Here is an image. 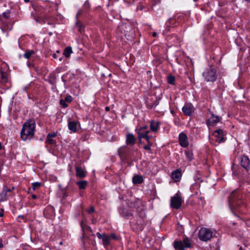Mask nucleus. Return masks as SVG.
I'll use <instances>...</instances> for the list:
<instances>
[{
  "label": "nucleus",
  "instance_id": "obj_21",
  "mask_svg": "<svg viewBox=\"0 0 250 250\" xmlns=\"http://www.w3.org/2000/svg\"><path fill=\"white\" fill-rule=\"evenodd\" d=\"M119 213L121 216L124 217L129 218L132 216V214L129 211L124 208H121L119 210Z\"/></svg>",
  "mask_w": 250,
  "mask_h": 250
},
{
  "label": "nucleus",
  "instance_id": "obj_30",
  "mask_svg": "<svg viewBox=\"0 0 250 250\" xmlns=\"http://www.w3.org/2000/svg\"><path fill=\"white\" fill-rule=\"evenodd\" d=\"M32 189L33 190H35L37 188H39L41 186V183L40 182H35L32 184Z\"/></svg>",
  "mask_w": 250,
  "mask_h": 250
},
{
  "label": "nucleus",
  "instance_id": "obj_22",
  "mask_svg": "<svg viewBox=\"0 0 250 250\" xmlns=\"http://www.w3.org/2000/svg\"><path fill=\"white\" fill-rule=\"evenodd\" d=\"M8 82V75L6 72L0 70V83H5Z\"/></svg>",
  "mask_w": 250,
  "mask_h": 250
},
{
  "label": "nucleus",
  "instance_id": "obj_37",
  "mask_svg": "<svg viewBox=\"0 0 250 250\" xmlns=\"http://www.w3.org/2000/svg\"><path fill=\"white\" fill-rule=\"evenodd\" d=\"M31 17L36 21L37 22H41V19L40 17H36L34 16L33 13H31Z\"/></svg>",
  "mask_w": 250,
  "mask_h": 250
},
{
  "label": "nucleus",
  "instance_id": "obj_4",
  "mask_svg": "<svg viewBox=\"0 0 250 250\" xmlns=\"http://www.w3.org/2000/svg\"><path fill=\"white\" fill-rule=\"evenodd\" d=\"M173 245L176 250H185V249L191 248V244L190 240L186 237L183 239V241L175 240Z\"/></svg>",
  "mask_w": 250,
  "mask_h": 250
},
{
  "label": "nucleus",
  "instance_id": "obj_9",
  "mask_svg": "<svg viewBox=\"0 0 250 250\" xmlns=\"http://www.w3.org/2000/svg\"><path fill=\"white\" fill-rule=\"evenodd\" d=\"M194 107L190 103H187L182 108L184 114L188 116H191L194 111Z\"/></svg>",
  "mask_w": 250,
  "mask_h": 250
},
{
  "label": "nucleus",
  "instance_id": "obj_23",
  "mask_svg": "<svg viewBox=\"0 0 250 250\" xmlns=\"http://www.w3.org/2000/svg\"><path fill=\"white\" fill-rule=\"evenodd\" d=\"M132 181L135 184H140L143 182V179L142 176L137 175L133 177Z\"/></svg>",
  "mask_w": 250,
  "mask_h": 250
},
{
  "label": "nucleus",
  "instance_id": "obj_48",
  "mask_svg": "<svg viewBox=\"0 0 250 250\" xmlns=\"http://www.w3.org/2000/svg\"><path fill=\"white\" fill-rule=\"evenodd\" d=\"M3 247V244H2V241L1 239H0V248H1Z\"/></svg>",
  "mask_w": 250,
  "mask_h": 250
},
{
  "label": "nucleus",
  "instance_id": "obj_38",
  "mask_svg": "<svg viewBox=\"0 0 250 250\" xmlns=\"http://www.w3.org/2000/svg\"><path fill=\"white\" fill-rule=\"evenodd\" d=\"M64 100L66 101V102L71 103L72 101V97L70 95L67 96L65 99Z\"/></svg>",
  "mask_w": 250,
  "mask_h": 250
},
{
  "label": "nucleus",
  "instance_id": "obj_8",
  "mask_svg": "<svg viewBox=\"0 0 250 250\" xmlns=\"http://www.w3.org/2000/svg\"><path fill=\"white\" fill-rule=\"evenodd\" d=\"M0 27L3 32L10 31L12 28V26L10 24L9 20L6 19H0Z\"/></svg>",
  "mask_w": 250,
  "mask_h": 250
},
{
  "label": "nucleus",
  "instance_id": "obj_24",
  "mask_svg": "<svg viewBox=\"0 0 250 250\" xmlns=\"http://www.w3.org/2000/svg\"><path fill=\"white\" fill-rule=\"evenodd\" d=\"M76 185L81 189H84L87 186V182L86 181H80L76 182Z\"/></svg>",
  "mask_w": 250,
  "mask_h": 250
},
{
  "label": "nucleus",
  "instance_id": "obj_39",
  "mask_svg": "<svg viewBox=\"0 0 250 250\" xmlns=\"http://www.w3.org/2000/svg\"><path fill=\"white\" fill-rule=\"evenodd\" d=\"M108 235L110 237V240H111V239L118 240V237L114 233H112Z\"/></svg>",
  "mask_w": 250,
  "mask_h": 250
},
{
  "label": "nucleus",
  "instance_id": "obj_58",
  "mask_svg": "<svg viewBox=\"0 0 250 250\" xmlns=\"http://www.w3.org/2000/svg\"><path fill=\"white\" fill-rule=\"evenodd\" d=\"M57 53H60V51H57Z\"/></svg>",
  "mask_w": 250,
  "mask_h": 250
},
{
  "label": "nucleus",
  "instance_id": "obj_34",
  "mask_svg": "<svg viewBox=\"0 0 250 250\" xmlns=\"http://www.w3.org/2000/svg\"><path fill=\"white\" fill-rule=\"evenodd\" d=\"M15 189L14 187H12L11 188H8L7 187H4L3 189L8 194V192H11Z\"/></svg>",
  "mask_w": 250,
  "mask_h": 250
},
{
  "label": "nucleus",
  "instance_id": "obj_28",
  "mask_svg": "<svg viewBox=\"0 0 250 250\" xmlns=\"http://www.w3.org/2000/svg\"><path fill=\"white\" fill-rule=\"evenodd\" d=\"M175 81V78L172 75H169L167 77V82L169 84H174Z\"/></svg>",
  "mask_w": 250,
  "mask_h": 250
},
{
  "label": "nucleus",
  "instance_id": "obj_55",
  "mask_svg": "<svg viewBox=\"0 0 250 250\" xmlns=\"http://www.w3.org/2000/svg\"><path fill=\"white\" fill-rule=\"evenodd\" d=\"M25 2H28L29 0H24Z\"/></svg>",
  "mask_w": 250,
  "mask_h": 250
},
{
  "label": "nucleus",
  "instance_id": "obj_41",
  "mask_svg": "<svg viewBox=\"0 0 250 250\" xmlns=\"http://www.w3.org/2000/svg\"><path fill=\"white\" fill-rule=\"evenodd\" d=\"M56 136V134L54 133H49L48 134L47 136L48 138H54V137H55Z\"/></svg>",
  "mask_w": 250,
  "mask_h": 250
},
{
  "label": "nucleus",
  "instance_id": "obj_16",
  "mask_svg": "<svg viewBox=\"0 0 250 250\" xmlns=\"http://www.w3.org/2000/svg\"><path fill=\"white\" fill-rule=\"evenodd\" d=\"M160 123L156 121H151L150 124V129L151 131L155 132L159 128Z\"/></svg>",
  "mask_w": 250,
  "mask_h": 250
},
{
  "label": "nucleus",
  "instance_id": "obj_43",
  "mask_svg": "<svg viewBox=\"0 0 250 250\" xmlns=\"http://www.w3.org/2000/svg\"><path fill=\"white\" fill-rule=\"evenodd\" d=\"M96 235L98 238L102 239V238L103 237L104 233L101 234L100 232H97L96 233Z\"/></svg>",
  "mask_w": 250,
  "mask_h": 250
},
{
  "label": "nucleus",
  "instance_id": "obj_53",
  "mask_svg": "<svg viewBox=\"0 0 250 250\" xmlns=\"http://www.w3.org/2000/svg\"><path fill=\"white\" fill-rule=\"evenodd\" d=\"M3 211H2L1 212H0V217H2L3 216Z\"/></svg>",
  "mask_w": 250,
  "mask_h": 250
},
{
  "label": "nucleus",
  "instance_id": "obj_57",
  "mask_svg": "<svg viewBox=\"0 0 250 250\" xmlns=\"http://www.w3.org/2000/svg\"><path fill=\"white\" fill-rule=\"evenodd\" d=\"M19 217H21V218H23V216H20H20H19Z\"/></svg>",
  "mask_w": 250,
  "mask_h": 250
},
{
  "label": "nucleus",
  "instance_id": "obj_31",
  "mask_svg": "<svg viewBox=\"0 0 250 250\" xmlns=\"http://www.w3.org/2000/svg\"><path fill=\"white\" fill-rule=\"evenodd\" d=\"M76 26H77V27L78 28V29L79 31L80 32H81L83 30V28H84V27H83V24H82L81 22H77L76 23Z\"/></svg>",
  "mask_w": 250,
  "mask_h": 250
},
{
  "label": "nucleus",
  "instance_id": "obj_56",
  "mask_svg": "<svg viewBox=\"0 0 250 250\" xmlns=\"http://www.w3.org/2000/svg\"><path fill=\"white\" fill-rule=\"evenodd\" d=\"M1 147H2L1 144L0 143V150L1 149Z\"/></svg>",
  "mask_w": 250,
  "mask_h": 250
},
{
  "label": "nucleus",
  "instance_id": "obj_29",
  "mask_svg": "<svg viewBox=\"0 0 250 250\" xmlns=\"http://www.w3.org/2000/svg\"><path fill=\"white\" fill-rule=\"evenodd\" d=\"M185 153L189 161H191L193 159V154L190 151H186Z\"/></svg>",
  "mask_w": 250,
  "mask_h": 250
},
{
  "label": "nucleus",
  "instance_id": "obj_27",
  "mask_svg": "<svg viewBox=\"0 0 250 250\" xmlns=\"http://www.w3.org/2000/svg\"><path fill=\"white\" fill-rule=\"evenodd\" d=\"M35 53V52L33 50H28L26 51L24 53L23 56L25 58L28 59L30 58L32 55Z\"/></svg>",
  "mask_w": 250,
  "mask_h": 250
},
{
  "label": "nucleus",
  "instance_id": "obj_50",
  "mask_svg": "<svg viewBox=\"0 0 250 250\" xmlns=\"http://www.w3.org/2000/svg\"><path fill=\"white\" fill-rule=\"evenodd\" d=\"M32 198L33 199H37V196L36 195H35V194H33V195H32Z\"/></svg>",
  "mask_w": 250,
  "mask_h": 250
},
{
  "label": "nucleus",
  "instance_id": "obj_12",
  "mask_svg": "<svg viewBox=\"0 0 250 250\" xmlns=\"http://www.w3.org/2000/svg\"><path fill=\"white\" fill-rule=\"evenodd\" d=\"M76 176L79 178L83 179L87 175V172L80 166L75 167Z\"/></svg>",
  "mask_w": 250,
  "mask_h": 250
},
{
  "label": "nucleus",
  "instance_id": "obj_11",
  "mask_svg": "<svg viewBox=\"0 0 250 250\" xmlns=\"http://www.w3.org/2000/svg\"><path fill=\"white\" fill-rule=\"evenodd\" d=\"M179 142L180 145L184 147H186L188 145V142L187 136L183 133H180L179 135Z\"/></svg>",
  "mask_w": 250,
  "mask_h": 250
},
{
  "label": "nucleus",
  "instance_id": "obj_51",
  "mask_svg": "<svg viewBox=\"0 0 250 250\" xmlns=\"http://www.w3.org/2000/svg\"><path fill=\"white\" fill-rule=\"evenodd\" d=\"M156 36H157V33H156V32H153V33H152V36H153V37H156Z\"/></svg>",
  "mask_w": 250,
  "mask_h": 250
},
{
  "label": "nucleus",
  "instance_id": "obj_14",
  "mask_svg": "<svg viewBox=\"0 0 250 250\" xmlns=\"http://www.w3.org/2000/svg\"><path fill=\"white\" fill-rule=\"evenodd\" d=\"M182 173L179 169H176L171 174V178L175 181L178 182L181 180Z\"/></svg>",
  "mask_w": 250,
  "mask_h": 250
},
{
  "label": "nucleus",
  "instance_id": "obj_1",
  "mask_svg": "<svg viewBox=\"0 0 250 250\" xmlns=\"http://www.w3.org/2000/svg\"><path fill=\"white\" fill-rule=\"evenodd\" d=\"M245 195L240 190H233L228 200L229 208L231 212L235 215L236 212L244 213L246 203L244 201Z\"/></svg>",
  "mask_w": 250,
  "mask_h": 250
},
{
  "label": "nucleus",
  "instance_id": "obj_20",
  "mask_svg": "<svg viewBox=\"0 0 250 250\" xmlns=\"http://www.w3.org/2000/svg\"><path fill=\"white\" fill-rule=\"evenodd\" d=\"M68 126L70 130L76 132L77 129V122L76 121L69 122Z\"/></svg>",
  "mask_w": 250,
  "mask_h": 250
},
{
  "label": "nucleus",
  "instance_id": "obj_19",
  "mask_svg": "<svg viewBox=\"0 0 250 250\" xmlns=\"http://www.w3.org/2000/svg\"><path fill=\"white\" fill-rule=\"evenodd\" d=\"M103 244L105 248L108 247L110 244V239L108 235L104 233L103 237L102 238Z\"/></svg>",
  "mask_w": 250,
  "mask_h": 250
},
{
  "label": "nucleus",
  "instance_id": "obj_44",
  "mask_svg": "<svg viewBox=\"0 0 250 250\" xmlns=\"http://www.w3.org/2000/svg\"><path fill=\"white\" fill-rule=\"evenodd\" d=\"M144 149L146 150H150V146L149 145L144 146Z\"/></svg>",
  "mask_w": 250,
  "mask_h": 250
},
{
  "label": "nucleus",
  "instance_id": "obj_3",
  "mask_svg": "<svg viewBox=\"0 0 250 250\" xmlns=\"http://www.w3.org/2000/svg\"><path fill=\"white\" fill-rule=\"evenodd\" d=\"M204 80L207 82H214L217 78V70L214 67H209L202 73Z\"/></svg>",
  "mask_w": 250,
  "mask_h": 250
},
{
  "label": "nucleus",
  "instance_id": "obj_26",
  "mask_svg": "<svg viewBox=\"0 0 250 250\" xmlns=\"http://www.w3.org/2000/svg\"><path fill=\"white\" fill-rule=\"evenodd\" d=\"M8 194L3 189L0 193V202L6 201L7 199Z\"/></svg>",
  "mask_w": 250,
  "mask_h": 250
},
{
  "label": "nucleus",
  "instance_id": "obj_45",
  "mask_svg": "<svg viewBox=\"0 0 250 250\" xmlns=\"http://www.w3.org/2000/svg\"><path fill=\"white\" fill-rule=\"evenodd\" d=\"M139 129H140L141 130H147L146 126H144L141 127Z\"/></svg>",
  "mask_w": 250,
  "mask_h": 250
},
{
  "label": "nucleus",
  "instance_id": "obj_15",
  "mask_svg": "<svg viewBox=\"0 0 250 250\" xmlns=\"http://www.w3.org/2000/svg\"><path fill=\"white\" fill-rule=\"evenodd\" d=\"M149 132V130H141L139 129L138 131L139 139L141 140L142 138H145L148 142H149V137L148 136Z\"/></svg>",
  "mask_w": 250,
  "mask_h": 250
},
{
  "label": "nucleus",
  "instance_id": "obj_7",
  "mask_svg": "<svg viewBox=\"0 0 250 250\" xmlns=\"http://www.w3.org/2000/svg\"><path fill=\"white\" fill-rule=\"evenodd\" d=\"M212 135L215 139V141L218 143L224 142L226 141L224 131L221 129H218L214 131Z\"/></svg>",
  "mask_w": 250,
  "mask_h": 250
},
{
  "label": "nucleus",
  "instance_id": "obj_46",
  "mask_svg": "<svg viewBox=\"0 0 250 250\" xmlns=\"http://www.w3.org/2000/svg\"><path fill=\"white\" fill-rule=\"evenodd\" d=\"M147 104V105L150 108H152V107H153L154 106H155L156 105H153V104H149L148 103Z\"/></svg>",
  "mask_w": 250,
  "mask_h": 250
},
{
  "label": "nucleus",
  "instance_id": "obj_42",
  "mask_svg": "<svg viewBox=\"0 0 250 250\" xmlns=\"http://www.w3.org/2000/svg\"><path fill=\"white\" fill-rule=\"evenodd\" d=\"M94 211V208L93 207H91L90 208L87 210L88 213H92Z\"/></svg>",
  "mask_w": 250,
  "mask_h": 250
},
{
  "label": "nucleus",
  "instance_id": "obj_10",
  "mask_svg": "<svg viewBox=\"0 0 250 250\" xmlns=\"http://www.w3.org/2000/svg\"><path fill=\"white\" fill-rule=\"evenodd\" d=\"M221 119V117L215 116L213 113H211V117L207 121V125L208 126H215Z\"/></svg>",
  "mask_w": 250,
  "mask_h": 250
},
{
  "label": "nucleus",
  "instance_id": "obj_6",
  "mask_svg": "<svg viewBox=\"0 0 250 250\" xmlns=\"http://www.w3.org/2000/svg\"><path fill=\"white\" fill-rule=\"evenodd\" d=\"M183 201L180 194L177 193L174 196L171 198L170 206L173 208L178 209L180 208Z\"/></svg>",
  "mask_w": 250,
  "mask_h": 250
},
{
  "label": "nucleus",
  "instance_id": "obj_2",
  "mask_svg": "<svg viewBox=\"0 0 250 250\" xmlns=\"http://www.w3.org/2000/svg\"><path fill=\"white\" fill-rule=\"evenodd\" d=\"M35 122L33 120H27L22 125L21 131V137L23 141L31 139L35 131Z\"/></svg>",
  "mask_w": 250,
  "mask_h": 250
},
{
  "label": "nucleus",
  "instance_id": "obj_52",
  "mask_svg": "<svg viewBox=\"0 0 250 250\" xmlns=\"http://www.w3.org/2000/svg\"><path fill=\"white\" fill-rule=\"evenodd\" d=\"M109 110H110V108H109V107H108V106H106V107H105V110H106V111H109Z\"/></svg>",
  "mask_w": 250,
  "mask_h": 250
},
{
  "label": "nucleus",
  "instance_id": "obj_49",
  "mask_svg": "<svg viewBox=\"0 0 250 250\" xmlns=\"http://www.w3.org/2000/svg\"><path fill=\"white\" fill-rule=\"evenodd\" d=\"M246 246L244 247V248H243L242 246L239 247V250H245Z\"/></svg>",
  "mask_w": 250,
  "mask_h": 250
},
{
  "label": "nucleus",
  "instance_id": "obj_36",
  "mask_svg": "<svg viewBox=\"0 0 250 250\" xmlns=\"http://www.w3.org/2000/svg\"><path fill=\"white\" fill-rule=\"evenodd\" d=\"M60 104L63 107L66 108L68 106L67 104L66 103V101L64 100H61L60 102Z\"/></svg>",
  "mask_w": 250,
  "mask_h": 250
},
{
  "label": "nucleus",
  "instance_id": "obj_25",
  "mask_svg": "<svg viewBox=\"0 0 250 250\" xmlns=\"http://www.w3.org/2000/svg\"><path fill=\"white\" fill-rule=\"evenodd\" d=\"M72 53V48L70 46L67 47L64 50L63 54L66 57H70V54Z\"/></svg>",
  "mask_w": 250,
  "mask_h": 250
},
{
  "label": "nucleus",
  "instance_id": "obj_33",
  "mask_svg": "<svg viewBox=\"0 0 250 250\" xmlns=\"http://www.w3.org/2000/svg\"><path fill=\"white\" fill-rule=\"evenodd\" d=\"M3 17H0V19H6L7 20H9V14L8 12H4L2 14Z\"/></svg>",
  "mask_w": 250,
  "mask_h": 250
},
{
  "label": "nucleus",
  "instance_id": "obj_40",
  "mask_svg": "<svg viewBox=\"0 0 250 250\" xmlns=\"http://www.w3.org/2000/svg\"><path fill=\"white\" fill-rule=\"evenodd\" d=\"M48 210H50L52 212V214L53 215L54 214L53 208L52 207H48L45 209V210L44 211V215L46 214V213Z\"/></svg>",
  "mask_w": 250,
  "mask_h": 250
},
{
  "label": "nucleus",
  "instance_id": "obj_54",
  "mask_svg": "<svg viewBox=\"0 0 250 250\" xmlns=\"http://www.w3.org/2000/svg\"><path fill=\"white\" fill-rule=\"evenodd\" d=\"M62 57H60V58H59V62H61V61H62Z\"/></svg>",
  "mask_w": 250,
  "mask_h": 250
},
{
  "label": "nucleus",
  "instance_id": "obj_47",
  "mask_svg": "<svg viewBox=\"0 0 250 250\" xmlns=\"http://www.w3.org/2000/svg\"><path fill=\"white\" fill-rule=\"evenodd\" d=\"M53 57L54 59H57L58 58V56L57 54L54 53V54H53Z\"/></svg>",
  "mask_w": 250,
  "mask_h": 250
},
{
  "label": "nucleus",
  "instance_id": "obj_5",
  "mask_svg": "<svg viewBox=\"0 0 250 250\" xmlns=\"http://www.w3.org/2000/svg\"><path fill=\"white\" fill-rule=\"evenodd\" d=\"M213 232L208 229L202 228L199 231V238L203 241H207L212 237Z\"/></svg>",
  "mask_w": 250,
  "mask_h": 250
},
{
  "label": "nucleus",
  "instance_id": "obj_18",
  "mask_svg": "<svg viewBox=\"0 0 250 250\" xmlns=\"http://www.w3.org/2000/svg\"><path fill=\"white\" fill-rule=\"evenodd\" d=\"M128 152V149L126 146L120 147L118 149V154L121 157H125Z\"/></svg>",
  "mask_w": 250,
  "mask_h": 250
},
{
  "label": "nucleus",
  "instance_id": "obj_35",
  "mask_svg": "<svg viewBox=\"0 0 250 250\" xmlns=\"http://www.w3.org/2000/svg\"><path fill=\"white\" fill-rule=\"evenodd\" d=\"M139 215L141 218H145L146 216L145 210L144 209H141L139 213Z\"/></svg>",
  "mask_w": 250,
  "mask_h": 250
},
{
  "label": "nucleus",
  "instance_id": "obj_17",
  "mask_svg": "<svg viewBox=\"0 0 250 250\" xmlns=\"http://www.w3.org/2000/svg\"><path fill=\"white\" fill-rule=\"evenodd\" d=\"M136 142V139L132 134H127L126 135V143L129 145H133Z\"/></svg>",
  "mask_w": 250,
  "mask_h": 250
},
{
  "label": "nucleus",
  "instance_id": "obj_32",
  "mask_svg": "<svg viewBox=\"0 0 250 250\" xmlns=\"http://www.w3.org/2000/svg\"><path fill=\"white\" fill-rule=\"evenodd\" d=\"M46 143L50 144V145H55L56 144V141L54 139H53L51 138H48L47 137V140L46 141Z\"/></svg>",
  "mask_w": 250,
  "mask_h": 250
},
{
  "label": "nucleus",
  "instance_id": "obj_13",
  "mask_svg": "<svg viewBox=\"0 0 250 250\" xmlns=\"http://www.w3.org/2000/svg\"><path fill=\"white\" fill-rule=\"evenodd\" d=\"M240 163L244 168L248 170L250 166V160L248 156L244 155L240 159Z\"/></svg>",
  "mask_w": 250,
  "mask_h": 250
}]
</instances>
